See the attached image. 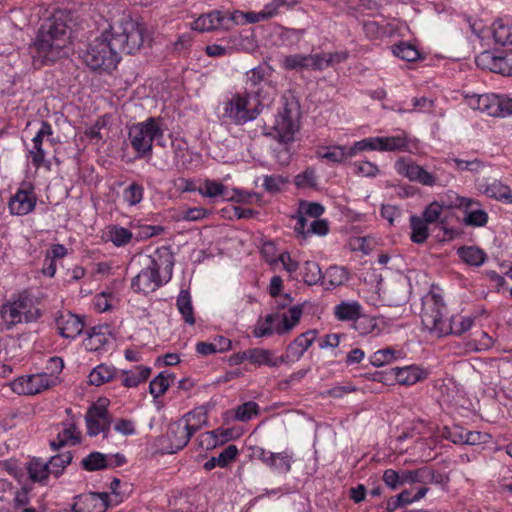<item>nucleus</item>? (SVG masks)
I'll return each mask as SVG.
<instances>
[{
    "mask_svg": "<svg viewBox=\"0 0 512 512\" xmlns=\"http://www.w3.org/2000/svg\"><path fill=\"white\" fill-rule=\"evenodd\" d=\"M56 324L60 335L71 340L79 336L84 329L83 320L70 312L61 314L57 318Z\"/></svg>",
    "mask_w": 512,
    "mask_h": 512,
    "instance_id": "nucleus-23",
    "label": "nucleus"
},
{
    "mask_svg": "<svg viewBox=\"0 0 512 512\" xmlns=\"http://www.w3.org/2000/svg\"><path fill=\"white\" fill-rule=\"evenodd\" d=\"M253 456L265 464L272 472L286 475L291 471L294 454L290 450L272 452L262 447L253 450Z\"/></svg>",
    "mask_w": 512,
    "mask_h": 512,
    "instance_id": "nucleus-12",
    "label": "nucleus"
},
{
    "mask_svg": "<svg viewBox=\"0 0 512 512\" xmlns=\"http://www.w3.org/2000/svg\"><path fill=\"white\" fill-rule=\"evenodd\" d=\"M126 459L122 454H103L92 452L82 460V465L87 471H96L109 467L121 466Z\"/></svg>",
    "mask_w": 512,
    "mask_h": 512,
    "instance_id": "nucleus-18",
    "label": "nucleus"
},
{
    "mask_svg": "<svg viewBox=\"0 0 512 512\" xmlns=\"http://www.w3.org/2000/svg\"><path fill=\"white\" fill-rule=\"evenodd\" d=\"M378 152H405L408 151L407 133L402 131L393 136H376Z\"/></svg>",
    "mask_w": 512,
    "mask_h": 512,
    "instance_id": "nucleus-33",
    "label": "nucleus"
},
{
    "mask_svg": "<svg viewBox=\"0 0 512 512\" xmlns=\"http://www.w3.org/2000/svg\"><path fill=\"white\" fill-rule=\"evenodd\" d=\"M197 192L206 198L215 199H229L227 187L219 181L212 179H205L197 187Z\"/></svg>",
    "mask_w": 512,
    "mask_h": 512,
    "instance_id": "nucleus-38",
    "label": "nucleus"
},
{
    "mask_svg": "<svg viewBox=\"0 0 512 512\" xmlns=\"http://www.w3.org/2000/svg\"><path fill=\"white\" fill-rule=\"evenodd\" d=\"M108 343V337L101 328H92L84 339L83 344L88 351H98Z\"/></svg>",
    "mask_w": 512,
    "mask_h": 512,
    "instance_id": "nucleus-48",
    "label": "nucleus"
},
{
    "mask_svg": "<svg viewBox=\"0 0 512 512\" xmlns=\"http://www.w3.org/2000/svg\"><path fill=\"white\" fill-rule=\"evenodd\" d=\"M173 266V256L168 250H157L149 258V264L132 278V290L143 294L155 291L171 280Z\"/></svg>",
    "mask_w": 512,
    "mask_h": 512,
    "instance_id": "nucleus-4",
    "label": "nucleus"
},
{
    "mask_svg": "<svg viewBox=\"0 0 512 512\" xmlns=\"http://www.w3.org/2000/svg\"><path fill=\"white\" fill-rule=\"evenodd\" d=\"M317 338L316 330H308L300 334L293 342H291L286 353L282 355L283 363L296 362L301 359L304 353L311 347Z\"/></svg>",
    "mask_w": 512,
    "mask_h": 512,
    "instance_id": "nucleus-17",
    "label": "nucleus"
},
{
    "mask_svg": "<svg viewBox=\"0 0 512 512\" xmlns=\"http://www.w3.org/2000/svg\"><path fill=\"white\" fill-rule=\"evenodd\" d=\"M467 105L473 110H478L488 116L497 117L499 108V95L496 94H472L466 96Z\"/></svg>",
    "mask_w": 512,
    "mask_h": 512,
    "instance_id": "nucleus-20",
    "label": "nucleus"
},
{
    "mask_svg": "<svg viewBox=\"0 0 512 512\" xmlns=\"http://www.w3.org/2000/svg\"><path fill=\"white\" fill-rule=\"evenodd\" d=\"M316 155L319 159L325 160L330 164H341L348 158H351L349 149L342 145L318 146Z\"/></svg>",
    "mask_w": 512,
    "mask_h": 512,
    "instance_id": "nucleus-32",
    "label": "nucleus"
},
{
    "mask_svg": "<svg viewBox=\"0 0 512 512\" xmlns=\"http://www.w3.org/2000/svg\"><path fill=\"white\" fill-rule=\"evenodd\" d=\"M245 25L244 12L240 10L223 12V30H231L235 26Z\"/></svg>",
    "mask_w": 512,
    "mask_h": 512,
    "instance_id": "nucleus-60",
    "label": "nucleus"
},
{
    "mask_svg": "<svg viewBox=\"0 0 512 512\" xmlns=\"http://www.w3.org/2000/svg\"><path fill=\"white\" fill-rule=\"evenodd\" d=\"M353 327L361 336L380 333L378 318L364 315V313L354 322Z\"/></svg>",
    "mask_w": 512,
    "mask_h": 512,
    "instance_id": "nucleus-46",
    "label": "nucleus"
},
{
    "mask_svg": "<svg viewBox=\"0 0 512 512\" xmlns=\"http://www.w3.org/2000/svg\"><path fill=\"white\" fill-rule=\"evenodd\" d=\"M431 476V472L428 468L405 470L401 472L402 485L414 483L425 484L426 482L431 480Z\"/></svg>",
    "mask_w": 512,
    "mask_h": 512,
    "instance_id": "nucleus-52",
    "label": "nucleus"
},
{
    "mask_svg": "<svg viewBox=\"0 0 512 512\" xmlns=\"http://www.w3.org/2000/svg\"><path fill=\"white\" fill-rule=\"evenodd\" d=\"M291 302L292 299L288 294L283 298L280 297V300H276V313L280 318V323L284 329L285 335L292 332L303 316V305L301 304L292 305L285 310Z\"/></svg>",
    "mask_w": 512,
    "mask_h": 512,
    "instance_id": "nucleus-14",
    "label": "nucleus"
},
{
    "mask_svg": "<svg viewBox=\"0 0 512 512\" xmlns=\"http://www.w3.org/2000/svg\"><path fill=\"white\" fill-rule=\"evenodd\" d=\"M392 52L396 57L408 62L416 61L421 56L418 48L409 42H400L394 45Z\"/></svg>",
    "mask_w": 512,
    "mask_h": 512,
    "instance_id": "nucleus-50",
    "label": "nucleus"
},
{
    "mask_svg": "<svg viewBox=\"0 0 512 512\" xmlns=\"http://www.w3.org/2000/svg\"><path fill=\"white\" fill-rule=\"evenodd\" d=\"M262 103L257 91L238 90L230 92L222 102L223 118L235 125L254 121L262 112Z\"/></svg>",
    "mask_w": 512,
    "mask_h": 512,
    "instance_id": "nucleus-5",
    "label": "nucleus"
},
{
    "mask_svg": "<svg viewBox=\"0 0 512 512\" xmlns=\"http://www.w3.org/2000/svg\"><path fill=\"white\" fill-rule=\"evenodd\" d=\"M190 28L197 32H209L213 30H223V11L214 10L206 14H201L191 24Z\"/></svg>",
    "mask_w": 512,
    "mask_h": 512,
    "instance_id": "nucleus-30",
    "label": "nucleus"
},
{
    "mask_svg": "<svg viewBox=\"0 0 512 512\" xmlns=\"http://www.w3.org/2000/svg\"><path fill=\"white\" fill-rule=\"evenodd\" d=\"M72 456L69 453L59 454L51 457L47 463L49 465L50 472L55 476H58L62 470L70 464Z\"/></svg>",
    "mask_w": 512,
    "mask_h": 512,
    "instance_id": "nucleus-62",
    "label": "nucleus"
},
{
    "mask_svg": "<svg viewBox=\"0 0 512 512\" xmlns=\"http://www.w3.org/2000/svg\"><path fill=\"white\" fill-rule=\"evenodd\" d=\"M115 368L106 364L96 366L89 374V383L94 386H101L113 379Z\"/></svg>",
    "mask_w": 512,
    "mask_h": 512,
    "instance_id": "nucleus-44",
    "label": "nucleus"
},
{
    "mask_svg": "<svg viewBox=\"0 0 512 512\" xmlns=\"http://www.w3.org/2000/svg\"><path fill=\"white\" fill-rule=\"evenodd\" d=\"M402 358V352L392 347H386L375 351L370 356V363L374 367H382Z\"/></svg>",
    "mask_w": 512,
    "mask_h": 512,
    "instance_id": "nucleus-41",
    "label": "nucleus"
},
{
    "mask_svg": "<svg viewBox=\"0 0 512 512\" xmlns=\"http://www.w3.org/2000/svg\"><path fill=\"white\" fill-rule=\"evenodd\" d=\"M117 303L118 298L111 289L102 291L96 294L93 298V307L99 313L107 312L113 309Z\"/></svg>",
    "mask_w": 512,
    "mask_h": 512,
    "instance_id": "nucleus-42",
    "label": "nucleus"
},
{
    "mask_svg": "<svg viewBox=\"0 0 512 512\" xmlns=\"http://www.w3.org/2000/svg\"><path fill=\"white\" fill-rule=\"evenodd\" d=\"M165 126L159 117H149L129 128V141L135 150L137 157H150L152 155L153 142L163 145Z\"/></svg>",
    "mask_w": 512,
    "mask_h": 512,
    "instance_id": "nucleus-6",
    "label": "nucleus"
},
{
    "mask_svg": "<svg viewBox=\"0 0 512 512\" xmlns=\"http://www.w3.org/2000/svg\"><path fill=\"white\" fill-rule=\"evenodd\" d=\"M113 429L123 436H132L136 434V423L132 419L119 418L113 422Z\"/></svg>",
    "mask_w": 512,
    "mask_h": 512,
    "instance_id": "nucleus-63",
    "label": "nucleus"
},
{
    "mask_svg": "<svg viewBox=\"0 0 512 512\" xmlns=\"http://www.w3.org/2000/svg\"><path fill=\"white\" fill-rule=\"evenodd\" d=\"M348 149L351 157L356 156L358 153L362 151H378L377 137H368L356 141Z\"/></svg>",
    "mask_w": 512,
    "mask_h": 512,
    "instance_id": "nucleus-61",
    "label": "nucleus"
},
{
    "mask_svg": "<svg viewBox=\"0 0 512 512\" xmlns=\"http://www.w3.org/2000/svg\"><path fill=\"white\" fill-rule=\"evenodd\" d=\"M64 362L59 357H51L48 362L49 373H37L16 378L10 384L13 392L19 395H36L55 386L62 371Z\"/></svg>",
    "mask_w": 512,
    "mask_h": 512,
    "instance_id": "nucleus-7",
    "label": "nucleus"
},
{
    "mask_svg": "<svg viewBox=\"0 0 512 512\" xmlns=\"http://www.w3.org/2000/svg\"><path fill=\"white\" fill-rule=\"evenodd\" d=\"M445 304L443 299L431 294L425 297L423 302L422 324L431 334L443 337L449 334L457 336L470 330L474 319L470 316H453L451 319L443 317Z\"/></svg>",
    "mask_w": 512,
    "mask_h": 512,
    "instance_id": "nucleus-3",
    "label": "nucleus"
},
{
    "mask_svg": "<svg viewBox=\"0 0 512 512\" xmlns=\"http://www.w3.org/2000/svg\"><path fill=\"white\" fill-rule=\"evenodd\" d=\"M300 106L294 98H284L276 115L270 135L279 144L290 145L300 129Z\"/></svg>",
    "mask_w": 512,
    "mask_h": 512,
    "instance_id": "nucleus-8",
    "label": "nucleus"
},
{
    "mask_svg": "<svg viewBox=\"0 0 512 512\" xmlns=\"http://www.w3.org/2000/svg\"><path fill=\"white\" fill-rule=\"evenodd\" d=\"M393 373L397 382L406 386L414 385L428 376V371L418 365L395 367Z\"/></svg>",
    "mask_w": 512,
    "mask_h": 512,
    "instance_id": "nucleus-29",
    "label": "nucleus"
},
{
    "mask_svg": "<svg viewBox=\"0 0 512 512\" xmlns=\"http://www.w3.org/2000/svg\"><path fill=\"white\" fill-rule=\"evenodd\" d=\"M80 440V432L72 422L64 423L57 433L55 440L51 441V446L58 449L65 445H75Z\"/></svg>",
    "mask_w": 512,
    "mask_h": 512,
    "instance_id": "nucleus-36",
    "label": "nucleus"
},
{
    "mask_svg": "<svg viewBox=\"0 0 512 512\" xmlns=\"http://www.w3.org/2000/svg\"><path fill=\"white\" fill-rule=\"evenodd\" d=\"M27 161L31 164L35 169H39L44 166L49 169L50 164L46 161V153L41 145H35L32 143L31 147L27 150Z\"/></svg>",
    "mask_w": 512,
    "mask_h": 512,
    "instance_id": "nucleus-54",
    "label": "nucleus"
},
{
    "mask_svg": "<svg viewBox=\"0 0 512 512\" xmlns=\"http://www.w3.org/2000/svg\"><path fill=\"white\" fill-rule=\"evenodd\" d=\"M467 197L459 195L455 191L448 190L440 196L438 201L443 209H457L461 207Z\"/></svg>",
    "mask_w": 512,
    "mask_h": 512,
    "instance_id": "nucleus-57",
    "label": "nucleus"
},
{
    "mask_svg": "<svg viewBox=\"0 0 512 512\" xmlns=\"http://www.w3.org/2000/svg\"><path fill=\"white\" fill-rule=\"evenodd\" d=\"M259 413V405L254 401H248L235 409V419L247 422Z\"/></svg>",
    "mask_w": 512,
    "mask_h": 512,
    "instance_id": "nucleus-55",
    "label": "nucleus"
},
{
    "mask_svg": "<svg viewBox=\"0 0 512 512\" xmlns=\"http://www.w3.org/2000/svg\"><path fill=\"white\" fill-rule=\"evenodd\" d=\"M288 183V179L282 175H266L263 177L262 186L266 192L275 194L280 192Z\"/></svg>",
    "mask_w": 512,
    "mask_h": 512,
    "instance_id": "nucleus-56",
    "label": "nucleus"
},
{
    "mask_svg": "<svg viewBox=\"0 0 512 512\" xmlns=\"http://www.w3.org/2000/svg\"><path fill=\"white\" fill-rule=\"evenodd\" d=\"M27 471L30 479L34 482H43L49 474H52L49 465L36 458L27 463Z\"/></svg>",
    "mask_w": 512,
    "mask_h": 512,
    "instance_id": "nucleus-47",
    "label": "nucleus"
},
{
    "mask_svg": "<svg viewBox=\"0 0 512 512\" xmlns=\"http://www.w3.org/2000/svg\"><path fill=\"white\" fill-rule=\"evenodd\" d=\"M302 36V30L281 27L278 31L279 44L283 46H293L298 44Z\"/></svg>",
    "mask_w": 512,
    "mask_h": 512,
    "instance_id": "nucleus-58",
    "label": "nucleus"
},
{
    "mask_svg": "<svg viewBox=\"0 0 512 512\" xmlns=\"http://www.w3.org/2000/svg\"><path fill=\"white\" fill-rule=\"evenodd\" d=\"M478 190L489 198L512 204L511 188L499 180L483 181L478 184Z\"/></svg>",
    "mask_w": 512,
    "mask_h": 512,
    "instance_id": "nucleus-25",
    "label": "nucleus"
},
{
    "mask_svg": "<svg viewBox=\"0 0 512 512\" xmlns=\"http://www.w3.org/2000/svg\"><path fill=\"white\" fill-rule=\"evenodd\" d=\"M272 71V68L268 65H259L252 68L246 73L245 86L242 89L257 91L258 98L260 99L261 90L269 81Z\"/></svg>",
    "mask_w": 512,
    "mask_h": 512,
    "instance_id": "nucleus-24",
    "label": "nucleus"
},
{
    "mask_svg": "<svg viewBox=\"0 0 512 512\" xmlns=\"http://www.w3.org/2000/svg\"><path fill=\"white\" fill-rule=\"evenodd\" d=\"M166 436L169 442L168 452L176 453L189 443L193 434L186 428L184 422L179 419L169 425Z\"/></svg>",
    "mask_w": 512,
    "mask_h": 512,
    "instance_id": "nucleus-19",
    "label": "nucleus"
},
{
    "mask_svg": "<svg viewBox=\"0 0 512 512\" xmlns=\"http://www.w3.org/2000/svg\"><path fill=\"white\" fill-rule=\"evenodd\" d=\"M272 335H285L276 311L259 318L253 328V336L255 338H265Z\"/></svg>",
    "mask_w": 512,
    "mask_h": 512,
    "instance_id": "nucleus-22",
    "label": "nucleus"
},
{
    "mask_svg": "<svg viewBox=\"0 0 512 512\" xmlns=\"http://www.w3.org/2000/svg\"><path fill=\"white\" fill-rule=\"evenodd\" d=\"M321 58L317 54H293L285 56L282 67L286 70L321 69Z\"/></svg>",
    "mask_w": 512,
    "mask_h": 512,
    "instance_id": "nucleus-26",
    "label": "nucleus"
},
{
    "mask_svg": "<svg viewBox=\"0 0 512 512\" xmlns=\"http://www.w3.org/2000/svg\"><path fill=\"white\" fill-rule=\"evenodd\" d=\"M492 35L497 44L512 45V20L499 18L492 24Z\"/></svg>",
    "mask_w": 512,
    "mask_h": 512,
    "instance_id": "nucleus-37",
    "label": "nucleus"
},
{
    "mask_svg": "<svg viewBox=\"0 0 512 512\" xmlns=\"http://www.w3.org/2000/svg\"><path fill=\"white\" fill-rule=\"evenodd\" d=\"M180 420L194 435L202 427L208 425V409L206 406H199L184 414Z\"/></svg>",
    "mask_w": 512,
    "mask_h": 512,
    "instance_id": "nucleus-34",
    "label": "nucleus"
},
{
    "mask_svg": "<svg viewBox=\"0 0 512 512\" xmlns=\"http://www.w3.org/2000/svg\"><path fill=\"white\" fill-rule=\"evenodd\" d=\"M428 223L419 216L412 215L410 217L411 240L416 244L424 243L429 236Z\"/></svg>",
    "mask_w": 512,
    "mask_h": 512,
    "instance_id": "nucleus-45",
    "label": "nucleus"
},
{
    "mask_svg": "<svg viewBox=\"0 0 512 512\" xmlns=\"http://www.w3.org/2000/svg\"><path fill=\"white\" fill-rule=\"evenodd\" d=\"M144 197L143 185L132 182L123 190V200L128 206H136Z\"/></svg>",
    "mask_w": 512,
    "mask_h": 512,
    "instance_id": "nucleus-53",
    "label": "nucleus"
},
{
    "mask_svg": "<svg viewBox=\"0 0 512 512\" xmlns=\"http://www.w3.org/2000/svg\"><path fill=\"white\" fill-rule=\"evenodd\" d=\"M458 210L463 214L462 223L465 226L484 227L488 223V213L477 199L467 197Z\"/></svg>",
    "mask_w": 512,
    "mask_h": 512,
    "instance_id": "nucleus-15",
    "label": "nucleus"
},
{
    "mask_svg": "<svg viewBox=\"0 0 512 512\" xmlns=\"http://www.w3.org/2000/svg\"><path fill=\"white\" fill-rule=\"evenodd\" d=\"M102 239L115 247H125L132 241L133 233L120 225L110 224L103 230Z\"/></svg>",
    "mask_w": 512,
    "mask_h": 512,
    "instance_id": "nucleus-31",
    "label": "nucleus"
},
{
    "mask_svg": "<svg viewBox=\"0 0 512 512\" xmlns=\"http://www.w3.org/2000/svg\"><path fill=\"white\" fill-rule=\"evenodd\" d=\"M394 169L398 175L407 178L411 182L428 187L441 185L437 169L429 171L409 158L401 157L397 159L394 163Z\"/></svg>",
    "mask_w": 512,
    "mask_h": 512,
    "instance_id": "nucleus-9",
    "label": "nucleus"
},
{
    "mask_svg": "<svg viewBox=\"0 0 512 512\" xmlns=\"http://www.w3.org/2000/svg\"><path fill=\"white\" fill-rule=\"evenodd\" d=\"M346 278V272L343 268L331 266L323 274L322 280L324 283L327 281L330 286L336 287L341 285Z\"/></svg>",
    "mask_w": 512,
    "mask_h": 512,
    "instance_id": "nucleus-59",
    "label": "nucleus"
},
{
    "mask_svg": "<svg viewBox=\"0 0 512 512\" xmlns=\"http://www.w3.org/2000/svg\"><path fill=\"white\" fill-rule=\"evenodd\" d=\"M250 363L255 366H268L270 368L279 367L283 364L281 356H276L275 352L264 348H250Z\"/></svg>",
    "mask_w": 512,
    "mask_h": 512,
    "instance_id": "nucleus-35",
    "label": "nucleus"
},
{
    "mask_svg": "<svg viewBox=\"0 0 512 512\" xmlns=\"http://www.w3.org/2000/svg\"><path fill=\"white\" fill-rule=\"evenodd\" d=\"M146 36L144 24L130 17H123L88 44L83 60L92 70L111 71L121 59L120 52H136L143 45Z\"/></svg>",
    "mask_w": 512,
    "mask_h": 512,
    "instance_id": "nucleus-1",
    "label": "nucleus"
},
{
    "mask_svg": "<svg viewBox=\"0 0 512 512\" xmlns=\"http://www.w3.org/2000/svg\"><path fill=\"white\" fill-rule=\"evenodd\" d=\"M38 317V312L33 310L32 304L26 299H17L7 302L0 307V326L10 329L21 322H30Z\"/></svg>",
    "mask_w": 512,
    "mask_h": 512,
    "instance_id": "nucleus-10",
    "label": "nucleus"
},
{
    "mask_svg": "<svg viewBox=\"0 0 512 512\" xmlns=\"http://www.w3.org/2000/svg\"><path fill=\"white\" fill-rule=\"evenodd\" d=\"M107 406L108 400L100 399L88 409L85 422L89 436H97L102 433L104 438L109 437L111 419Z\"/></svg>",
    "mask_w": 512,
    "mask_h": 512,
    "instance_id": "nucleus-11",
    "label": "nucleus"
},
{
    "mask_svg": "<svg viewBox=\"0 0 512 512\" xmlns=\"http://www.w3.org/2000/svg\"><path fill=\"white\" fill-rule=\"evenodd\" d=\"M303 281L308 285L317 284L322 280L323 273L319 265L314 261H306L300 268Z\"/></svg>",
    "mask_w": 512,
    "mask_h": 512,
    "instance_id": "nucleus-51",
    "label": "nucleus"
},
{
    "mask_svg": "<svg viewBox=\"0 0 512 512\" xmlns=\"http://www.w3.org/2000/svg\"><path fill=\"white\" fill-rule=\"evenodd\" d=\"M294 230L299 236H302L303 238H306L312 234L325 236L329 232V224L325 219H316L308 222L304 216L297 215Z\"/></svg>",
    "mask_w": 512,
    "mask_h": 512,
    "instance_id": "nucleus-27",
    "label": "nucleus"
},
{
    "mask_svg": "<svg viewBox=\"0 0 512 512\" xmlns=\"http://www.w3.org/2000/svg\"><path fill=\"white\" fill-rule=\"evenodd\" d=\"M363 306L356 300H344L333 308L334 317L341 322H355L363 313Z\"/></svg>",
    "mask_w": 512,
    "mask_h": 512,
    "instance_id": "nucleus-28",
    "label": "nucleus"
},
{
    "mask_svg": "<svg viewBox=\"0 0 512 512\" xmlns=\"http://www.w3.org/2000/svg\"><path fill=\"white\" fill-rule=\"evenodd\" d=\"M112 505V499L107 493L90 492L80 495L73 505L75 512H105Z\"/></svg>",
    "mask_w": 512,
    "mask_h": 512,
    "instance_id": "nucleus-16",
    "label": "nucleus"
},
{
    "mask_svg": "<svg viewBox=\"0 0 512 512\" xmlns=\"http://www.w3.org/2000/svg\"><path fill=\"white\" fill-rule=\"evenodd\" d=\"M176 306L182 315L185 323L193 325L195 323L194 311L191 296L188 291L182 290L176 300Z\"/></svg>",
    "mask_w": 512,
    "mask_h": 512,
    "instance_id": "nucleus-43",
    "label": "nucleus"
},
{
    "mask_svg": "<svg viewBox=\"0 0 512 512\" xmlns=\"http://www.w3.org/2000/svg\"><path fill=\"white\" fill-rule=\"evenodd\" d=\"M173 381L172 374L161 372L149 384V392L154 398L162 396Z\"/></svg>",
    "mask_w": 512,
    "mask_h": 512,
    "instance_id": "nucleus-49",
    "label": "nucleus"
},
{
    "mask_svg": "<svg viewBox=\"0 0 512 512\" xmlns=\"http://www.w3.org/2000/svg\"><path fill=\"white\" fill-rule=\"evenodd\" d=\"M458 256L470 266L480 267L486 260L485 252L475 246H464L457 250Z\"/></svg>",
    "mask_w": 512,
    "mask_h": 512,
    "instance_id": "nucleus-40",
    "label": "nucleus"
},
{
    "mask_svg": "<svg viewBox=\"0 0 512 512\" xmlns=\"http://www.w3.org/2000/svg\"><path fill=\"white\" fill-rule=\"evenodd\" d=\"M71 38L68 15L63 11L55 12L43 22L30 45L33 62L44 65L57 61L66 54Z\"/></svg>",
    "mask_w": 512,
    "mask_h": 512,
    "instance_id": "nucleus-2",
    "label": "nucleus"
},
{
    "mask_svg": "<svg viewBox=\"0 0 512 512\" xmlns=\"http://www.w3.org/2000/svg\"><path fill=\"white\" fill-rule=\"evenodd\" d=\"M295 184L299 188H312L317 184L316 172L312 168H307L304 172L295 177Z\"/></svg>",
    "mask_w": 512,
    "mask_h": 512,
    "instance_id": "nucleus-64",
    "label": "nucleus"
},
{
    "mask_svg": "<svg viewBox=\"0 0 512 512\" xmlns=\"http://www.w3.org/2000/svg\"><path fill=\"white\" fill-rule=\"evenodd\" d=\"M151 374V368L148 366H137L134 369L123 371L122 383L125 387H137L145 382Z\"/></svg>",
    "mask_w": 512,
    "mask_h": 512,
    "instance_id": "nucleus-39",
    "label": "nucleus"
},
{
    "mask_svg": "<svg viewBox=\"0 0 512 512\" xmlns=\"http://www.w3.org/2000/svg\"><path fill=\"white\" fill-rule=\"evenodd\" d=\"M36 203L37 197L34 192V185L31 182L24 181L10 198L8 208L12 215L24 216L34 210Z\"/></svg>",
    "mask_w": 512,
    "mask_h": 512,
    "instance_id": "nucleus-13",
    "label": "nucleus"
},
{
    "mask_svg": "<svg viewBox=\"0 0 512 512\" xmlns=\"http://www.w3.org/2000/svg\"><path fill=\"white\" fill-rule=\"evenodd\" d=\"M476 63L484 69L512 74V52L504 57H495L491 52L485 51L476 58Z\"/></svg>",
    "mask_w": 512,
    "mask_h": 512,
    "instance_id": "nucleus-21",
    "label": "nucleus"
}]
</instances>
